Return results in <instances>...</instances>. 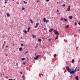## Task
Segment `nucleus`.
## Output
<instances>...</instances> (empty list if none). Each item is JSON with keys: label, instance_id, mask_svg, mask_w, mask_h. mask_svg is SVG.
Listing matches in <instances>:
<instances>
[{"label": "nucleus", "instance_id": "nucleus-1", "mask_svg": "<svg viewBox=\"0 0 80 80\" xmlns=\"http://www.w3.org/2000/svg\"><path fill=\"white\" fill-rule=\"evenodd\" d=\"M66 69L67 70V71L69 72H70V70H71V69H70V68H69V67H68L67 66L66 67Z\"/></svg>", "mask_w": 80, "mask_h": 80}, {"label": "nucleus", "instance_id": "nucleus-2", "mask_svg": "<svg viewBox=\"0 0 80 80\" xmlns=\"http://www.w3.org/2000/svg\"><path fill=\"white\" fill-rule=\"evenodd\" d=\"M69 72L70 74H75V73L74 71H70Z\"/></svg>", "mask_w": 80, "mask_h": 80}, {"label": "nucleus", "instance_id": "nucleus-3", "mask_svg": "<svg viewBox=\"0 0 80 80\" xmlns=\"http://www.w3.org/2000/svg\"><path fill=\"white\" fill-rule=\"evenodd\" d=\"M40 55H38L36 56V58H34V59H35V60H37L38 59V58L40 57Z\"/></svg>", "mask_w": 80, "mask_h": 80}, {"label": "nucleus", "instance_id": "nucleus-4", "mask_svg": "<svg viewBox=\"0 0 80 80\" xmlns=\"http://www.w3.org/2000/svg\"><path fill=\"white\" fill-rule=\"evenodd\" d=\"M55 35H59V32H58L57 31L55 32Z\"/></svg>", "mask_w": 80, "mask_h": 80}, {"label": "nucleus", "instance_id": "nucleus-5", "mask_svg": "<svg viewBox=\"0 0 80 80\" xmlns=\"http://www.w3.org/2000/svg\"><path fill=\"white\" fill-rule=\"evenodd\" d=\"M39 24V23H38V22L36 23V25L35 27L34 28H37V27H38V26Z\"/></svg>", "mask_w": 80, "mask_h": 80}, {"label": "nucleus", "instance_id": "nucleus-6", "mask_svg": "<svg viewBox=\"0 0 80 80\" xmlns=\"http://www.w3.org/2000/svg\"><path fill=\"white\" fill-rule=\"evenodd\" d=\"M70 6H69L67 9V10L68 11H70Z\"/></svg>", "mask_w": 80, "mask_h": 80}, {"label": "nucleus", "instance_id": "nucleus-7", "mask_svg": "<svg viewBox=\"0 0 80 80\" xmlns=\"http://www.w3.org/2000/svg\"><path fill=\"white\" fill-rule=\"evenodd\" d=\"M6 15L8 17H9L10 16V14L8 13H6Z\"/></svg>", "mask_w": 80, "mask_h": 80}, {"label": "nucleus", "instance_id": "nucleus-8", "mask_svg": "<svg viewBox=\"0 0 80 80\" xmlns=\"http://www.w3.org/2000/svg\"><path fill=\"white\" fill-rule=\"evenodd\" d=\"M75 78L76 80H78V76H76Z\"/></svg>", "mask_w": 80, "mask_h": 80}, {"label": "nucleus", "instance_id": "nucleus-9", "mask_svg": "<svg viewBox=\"0 0 80 80\" xmlns=\"http://www.w3.org/2000/svg\"><path fill=\"white\" fill-rule=\"evenodd\" d=\"M23 50V48H20L19 49V51H22Z\"/></svg>", "mask_w": 80, "mask_h": 80}, {"label": "nucleus", "instance_id": "nucleus-10", "mask_svg": "<svg viewBox=\"0 0 80 80\" xmlns=\"http://www.w3.org/2000/svg\"><path fill=\"white\" fill-rule=\"evenodd\" d=\"M32 35L33 36V38H36V36L34 35L33 34H32Z\"/></svg>", "mask_w": 80, "mask_h": 80}, {"label": "nucleus", "instance_id": "nucleus-11", "mask_svg": "<svg viewBox=\"0 0 80 80\" xmlns=\"http://www.w3.org/2000/svg\"><path fill=\"white\" fill-rule=\"evenodd\" d=\"M74 62H75V60L74 59H72V63H74Z\"/></svg>", "mask_w": 80, "mask_h": 80}, {"label": "nucleus", "instance_id": "nucleus-12", "mask_svg": "<svg viewBox=\"0 0 80 80\" xmlns=\"http://www.w3.org/2000/svg\"><path fill=\"white\" fill-rule=\"evenodd\" d=\"M30 21L31 23H33V21H32V20H30Z\"/></svg>", "mask_w": 80, "mask_h": 80}, {"label": "nucleus", "instance_id": "nucleus-13", "mask_svg": "<svg viewBox=\"0 0 80 80\" xmlns=\"http://www.w3.org/2000/svg\"><path fill=\"white\" fill-rule=\"evenodd\" d=\"M69 18H70V19H72V18H73V17H72V16H70L69 17Z\"/></svg>", "mask_w": 80, "mask_h": 80}, {"label": "nucleus", "instance_id": "nucleus-14", "mask_svg": "<svg viewBox=\"0 0 80 80\" xmlns=\"http://www.w3.org/2000/svg\"><path fill=\"white\" fill-rule=\"evenodd\" d=\"M23 32L24 33H27V31H26L25 30H23Z\"/></svg>", "mask_w": 80, "mask_h": 80}, {"label": "nucleus", "instance_id": "nucleus-15", "mask_svg": "<svg viewBox=\"0 0 80 80\" xmlns=\"http://www.w3.org/2000/svg\"><path fill=\"white\" fill-rule=\"evenodd\" d=\"M46 23H47V22H49V20H47L45 21Z\"/></svg>", "mask_w": 80, "mask_h": 80}, {"label": "nucleus", "instance_id": "nucleus-16", "mask_svg": "<svg viewBox=\"0 0 80 80\" xmlns=\"http://www.w3.org/2000/svg\"><path fill=\"white\" fill-rule=\"evenodd\" d=\"M58 35H57V36L56 37V38H55V40H57V39H58Z\"/></svg>", "mask_w": 80, "mask_h": 80}, {"label": "nucleus", "instance_id": "nucleus-17", "mask_svg": "<svg viewBox=\"0 0 80 80\" xmlns=\"http://www.w3.org/2000/svg\"><path fill=\"white\" fill-rule=\"evenodd\" d=\"M38 41L39 42H42V39H38Z\"/></svg>", "mask_w": 80, "mask_h": 80}, {"label": "nucleus", "instance_id": "nucleus-18", "mask_svg": "<svg viewBox=\"0 0 80 80\" xmlns=\"http://www.w3.org/2000/svg\"><path fill=\"white\" fill-rule=\"evenodd\" d=\"M43 21L44 22H46V18H44L43 19Z\"/></svg>", "mask_w": 80, "mask_h": 80}, {"label": "nucleus", "instance_id": "nucleus-19", "mask_svg": "<svg viewBox=\"0 0 80 80\" xmlns=\"http://www.w3.org/2000/svg\"><path fill=\"white\" fill-rule=\"evenodd\" d=\"M69 27V25H67L65 27V28H68Z\"/></svg>", "mask_w": 80, "mask_h": 80}, {"label": "nucleus", "instance_id": "nucleus-20", "mask_svg": "<svg viewBox=\"0 0 80 80\" xmlns=\"http://www.w3.org/2000/svg\"><path fill=\"white\" fill-rule=\"evenodd\" d=\"M53 57H57V54H55L53 55Z\"/></svg>", "mask_w": 80, "mask_h": 80}, {"label": "nucleus", "instance_id": "nucleus-21", "mask_svg": "<svg viewBox=\"0 0 80 80\" xmlns=\"http://www.w3.org/2000/svg\"><path fill=\"white\" fill-rule=\"evenodd\" d=\"M64 20L65 21H66V22H67V21L68 20V19H64Z\"/></svg>", "mask_w": 80, "mask_h": 80}, {"label": "nucleus", "instance_id": "nucleus-22", "mask_svg": "<svg viewBox=\"0 0 80 80\" xmlns=\"http://www.w3.org/2000/svg\"><path fill=\"white\" fill-rule=\"evenodd\" d=\"M25 58H21V60H25Z\"/></svg>", "mask_w": 80, "mask_h": 80}, {"label": "nucleus", "instance_id": "nucleus-23", "mask_svg": "<svg viewBox=\"0 0 80 80\" xmlns=\"http://www.w3.org/2000/svg\"><path fill=\"white\" fill-rule=\"evenodd\" d=\"M22 10H25V8L23 7L22 8Z\"/></svg>", "mask_w": 80, "mask_h": 80}, {"label": "nucleus", "instance_id": "nucleus-24", "mask_svg": "<svg viewBox=\"0 0 80 80\" xmlns=\"http://www.w3.org/2000/svg\"><path fill=\"white\" fill-rule=\"evenodd\" d=\"M16 65H17V66H18V63H16Z\"/></svg>", "mask_w": 80, "mask_h": 80}, {"label": "nucleus", "instance_id": "nucleus-25", "mask_svg": "<svg viewBox=\"0 0 80 80\" xmlns=\"http://www.w3.org/2000/svg\"><path fill=\"white\" fill-rule=\"evenodd\" d=\"M77 25V22H75L74 23V25Z\"/></svg>", "mask_w": 80, "mask_h": 80}, {"label": "nucleus", "instance_id": "nucleus-26", "mask_svg": "<svg viewBox=\"0 0 80 80\" xmlns=\"http://www.w3.org/2000/svg\"><path fill=\"white\" fill-rule=\"evenodd\" d=\"M77 70V69H75L73 71L75 72H75H76V71Z\"/></svg>", "mask_w": 80, "mask_h": 80}, {"label": "nucleus", "instance_id": "nucleus-27", "mask_svg": "<svg viewBox=\"0 0 80 80\" xmlns=\"http://www.w3.org/2000/svg\"><path fill=\"white\" fill-rule=\"evenodd\" d=\"M62 6H63V7H65V4L62 5Z\"/></svg>", "mask_w": 80, "mask_h": 80}, {"label": "nucleus", "instance_id": "nucleus-28", "mask_svg": "<svg viewBox=\"0 0 80 80\" xmlns=\"http://www.w3.org/2000/svg\"><path fill=\"white\" fill-rule=\"evenodd\" d=\"M61 20H63V18H61Z\"/></svg>", "mask_w": 80, "mask_h": 80}, {"label": "nucleus", "instance_id": "nucleus-29", "mask_svg": "<svg viewBox=\"0 0 80 80\" xmlns=\"http://www.w3.org/2000/svg\"><path fill=\"white\" fill-rule=\"evenodd\" d=\"M27 58V60H29V59L28 58Z\"/></svg>", "mask_w": 80, "mask_h": 80}, {"label": "nucleus", "instance_id": "nucleus-30", "mask_svg": "<svg viewBox=\"0 0 80 80\" xmlns=\"http://www.w3.org/2000/svg\"><path fill=\"white\" fill-rule=\"evenodd\" d=\"M50 30L52 31H53V29H51Z\"/></svg>", "mask_w": 80, "mask_h": 80}, {"label": "nucleus", "instance_id": "nucleus-31", "mask_svg": "<svg viewBox=\"0 0 80 80\" xmlns=\"http://www.w3.org/2000/svg\"><path fill=\"white\" fill-rule=\"evenodd\" d=\"M28 30H30V27L28 28Z\"/></svg>", "mask_w": 80, "mask_h": 80}, {"label": "nucleus", "instance_id": "nucleus-32", "mask_svg": "<svg viewBox=\"0 0 80 80\" xmlns=\"http://www.w3.org/2000/svg\"><path fill=\"white\" fill-rule=\"evenodd\" d=\"M21 46H24V45L23 44H21Z\"/></svg>", "mask_w": 80, "mask_h": 80}, {"label": "nucleus", "instance_id": "nucleus-33", "mask_svg": "<svg viewBox=\"0 0 80 80\" xmlns=\"http://www.w3.org/2000/svg\"><path fill=\"white\" fill-rule=\"evenodd\" d=\"M22 78H25V76L23 75V76H22Z\"/></svg>", "mask_w": 80, "mask_h": 80}, {"label": "nucleus", "instance_id": "nucleus-34", "mask_svg": "<svg viewBox=\"0 0 80 80\" xmlns=\"http://www.w3.org/2000/svg\"><path fill=\"white\" fill-rule=\"evenodd\" d=\"M57 31V30H54L53 31L54 32H56Z\"/></svg>", "mask_w": 80, "mask_h": 80}, {"label": "nucleus", "instance_id": "nucleus-35", "mask_svg": "<svg viewBox=\"0 0 80 80\" xmlns=\"http://www.w3.org/2000/svg\"><path fill=\"white\" fill-rule=\"evenodd\" d=\"M26 63V62H23V65H25Z\"/></svg>", "mask_w": 80, "mask_h": 80}, {"label": "nucleus", "instance_id": "nucleus-36", "mask_svg": "<svg viewBox=\"0 0 80 80\" xmlns=\"http://www.w3.org/2000/svg\"><path fill=\"white\" fill-rule=\"evenodd\" d=\"M24 3H27V2H26L25 1H24Z\"/></svg>", "mask_w": 80, "mask_h": 80}, {"label": "nucleus", "instance_id": "nucleus-37", "mask_svg": "<svg viewBox=\"0 0 80 80\" xmlns=\"http://www.w3.org/2000/svg\"><path fill=\"white\" fill-rule=\"evenodd\" d=\"M34 55H35V56H36H36H37V53H35V54H34Z\"/></svg>", "mask_w": 80, "mask_h": 80}, {"label": "nucleus", "instance_id": "nucleus-38", "mask_svg": "<svg viewBox=\"0 0 80 80\" xmlns=\"http://www.w3.org/2000/svg\"><path fill=\"white\" fill-rule=\"evenodd\" d=\"M46 2H49V1H50V0H46Z\"/></svg>", "mask_w": 80, "mask_h": 80}, {"label": "nucleus", "instance_id": "nucleus-39", "mask_svg": "<svg viewBox=\"0 0 80 80\" xmlns=\"http://www.w3.org/2000/svg\"><path fill=\"white\" fill-rule=\"evenodd\" d=\"M20 73H21V74H22V72H20Z\"/></svg>", "mask_w": 80, "mask_h": 80}, {"label": "nucleus", "instance_id": "nucleus-40", "mask_svg": "<svg viewBox=\"0 0 80 80\" xmlns=\"http://www.w3.org/2000/svg\"><path fill=\"white\" fill-rule=\"evenodd\" d=\"M44 30H47V28H44Z\"/></svg>", "mask_w": 80, "mask_h": 80}, {"label": "nucleus", "instance_id": "nucleus-41", "mask_svg": "<svg viewBox=\"0 0 80 80\" xmlns=\"http://www.w3.org/2000/svg\"><path fill=\"white\" fill-rule=\"evenodd\" d=\"M28 53V51H27V52H26V54H27V53Z\"/></svg>", "mask_w": 80, "mask_h": 80}, {"label": "nucleus", "instance_id": "nucleus-42", "mask_svg": "<svg viewBox=\"0 0 80 80\" xmlns=\"http://www.w3.org/2000/svg\"><path fill=\"white\" fill-rule=\"evenodd\" d=\"M7 3V2L6 1H5L4 2V3L6 4V3Z\"/></svg>", "mask_w": 80, "mask_h": 80}, {"label": "nucleus", "instance_id": "nucleus-43", "mask_svg": "<svg viewBox=\"0 0 80 80\" xmlns=\"http://www.w3.org/2000/svg\"><path fill=\"white\" fill-rule=\"evenodd\" d=\"M49 32H52V31H51V30H49Z\"/></svg>", "mask_w": 80, "mask_h": 80}, {"label": "nucleus", "instance_id": "nucleus-44", "mask_svg": "<svg viewBox=\"0 0 80 80\" xmlns=\"http://www.w3.org/2000/svg\"><path fill=\"white\" fill-rule=\"evenodd\" d=\"M78 25H79L80 26V22L78 23Z\"/></svg>", "mask_w": 80, "mask_h": 80}, {"label": "nucleus", "instance_id": "nucleus-45", "mask_svg": "<svg viewBox=\"0 0 80 80\" xmlns=\"http://www.w3.org/2000/svg\"><path fill=\"white\" fill-rule=\"evenodd\" d=\"M5 47V48H7L8 47V46H7Z\"/></svg>", "mask_w": 80, "mask_h": 80}, {"label": "nucleus", "instance_id": "nucleus-46", "mask_svg": "<svg viewBox=\"0 0 80 80\" xmlns=\"http://www.w3.org/2000/svg\"><path fill=\"white\" fill-rule=\"evenodd\" d=\"M57 12H59V11L58 10H57Z\"/></svg>", "mask_w": 80, "mask_h": 80}, {"label": "nucleus", "instance_id": "nucleus-47", "mask_svg": "<svg viewBox=\"0 0 80 80\" xmlns=\"http://www.w3.org/2000/svg\"><path fill=\"white\" fill-rule=\"evenodd\" d=\"M4 48V47H2V49H3V48Z\"/></svg>", "mask_w": 80, "mask_h": 80}, {"label": "nucleus", "instance_id": "nucleus-48", "mask_svg": "<svg viewBox=\"0 0 80 80\" xmlns=\"http://www.w3.org/2000/svg\"><path fill=\"white\" fill-rule=\"evenodd\" d=\"M4 43H5H5H6V42L5 41H4Z\"/></svg>", "mask_w": 80, "mask_h": 80}, {"label": "nucleus", "instance_id": "nucleus-49", "mask_svg": "<svg viewBox=\"0 0 80 80\" xmlns=\"http://www.w3.org/2000/svg\"><path fill=\"white\" fill-rule=\"evenodd\" d=\"M38 2H39V1H38L37 2V3H38Z\"/></svg>", "mask_w": 80, "mask_h": 80}, {"label": "nucleus", "instance_id": "nucleus-50", "mask_svg": "<svg viewBox=\"0 0 80 80\" xmlns=\"http://www.w3.org/2000/svg\"><path fill=\"white\" fill-rule=\"evenodd\" d=\"M5 55H6V56H7V57H8V55H7V54H5Z\"/></svg>", "mask_w": 80, "mask_h": 80}, {"label": "nucleus", "instance_id": "nucleus-51", "mask_svg": "<svg viewBox=\"0 0 80 80\" xmlns=\"http://www.w3.org/2000/svg\"><path fill=\"white\" fill-rule=\"evenodd\" d=\"M42 39H45V38H42Z\"/></svg>", "mask_w": 80, "mask_h": 80}, {"label": "nucleus", "instance_id": "nucleus-52", "mask_svg": "<svg viewBox=\"0 0 80 80\" xmlns=\"http://www.w3.org/2000/svg\"><path fill=\"white\" fill-rule=\"evenodd\" d=\"M5 44H3V46H5Z\"/></svg>", "mask_w": 80, "mask_h": 80}, {"label": "nucleus", "instance_id": "nucleus-53", "mask_svg": "<svg viewBox=\"0 0 80 80\" xmlns=\"http://www.w3.org/2000/svg\"><path fill=\"white\" fill-rule=\"evenodd\" d=\"M70 77H71V78H72V76H70Z\"/></svg>", "mask_w": 80, "mask_h": 80}, {"label": "nucleus", "instance_id": "nucleus-54", "mask_svg": "<svg viewBox=\"0 0 80 80\" xmlns=\"http://www.w3.org/2000/svg\"><path fill=\"white\" fill-rule=\"evenodd\" d=\"M27 32H29V30H28V31H27Z\"/></svg>", "mask_w": 80, "mask_h": 80}, {"label": "nucleus", "instance_id": "nucleus-55", "mask_svg": "<svg viewBox=\"0 0 80 80\" xmlns=\"http://www.w3.org/2000/svg\"><path fill=\"white\" fill-rule=\"evenodd\" d=\"M21 39H23V38H22V37H21Z\"/></svg>", "mask_w": 80, "mask_h": 80}, {"label": "nucleus", "instance_id": "nucleus-56", "mask_svg": "<svg viewBox=\"0 0 80 80\" xmlns=\"http://www.w3.org/2000/svg\"><path fill=\"white\" fill-rule=\"evenodd\" d=\"M78 71H79V69H78Z\"/></svg>", "mask_w": 80, "mask_h": 80}, {"label": "nucleus", "instance_id": "nucleus-57", "mask_svg": "<svg viewBox=\"0 0 80 80\" xmlns=\"http://www.w3.org/2000/svg\"><path fill=\"white\" fill-rule=\"evenodd\" d=\"M5 0V1H6V2H7V1H8V0Z\"/></svg>", "mask_w": 80, "mask_h": 80}, {"label": "nucleus", "instance_id": "nucleus-58", "mask_svg": "<svg viewBox=\"0 0 80 80\" xmlns=\"http://www.w3.org/2000/svg\"><path fill=\"white\" fill-rule=\"evenodd\" d=\"M49 40H50V41H51V39H49Z\"/></svg>", "mask_w": 80, "mask_h": 80}, {"label": "nucleus", "instance_id": "nucleus-59", "mask_svg": "<svg viewBox=\"0 0 80 80\" xmlns=\"http://www.w3.org/2000/svg\"><path fill=\"white\" fill-rule=\"evenodd\" d=\"M14 45H15V44H13V46H14Z\"/></svg>", "mask_w": 80, "mask_h": 80}, {"label": "nucleus", "instance_id": "nucleus-60", "mask_svg": "<svg viewBox=\"0 0 80 80\" xmlns=\"http://www.w3.org/2000/svg\"><path fill=\"white\" fill-rule=\"evenodd\" d=\"M3 7H5V6H4Z\"/></svg>", "mask_w": 80, "mask_h": 80}, {"label": "nucleus", "instance_id": "nucleus-61", "mask_svg": "<svg viewBox=\"0 0 80 80\" xmlns=\"http://www.w3.org/2000/svg\"><path fill=\"white\" fill-rule=\"evenodd\" d=\"M57 4L58 3V2H57Z\"/></svg>", "mask_w": 80, "mask_h": 80}, {"label": "nucleus", "instance_id": "nucleus-62", "mask_svg": "<svg viewBox=\"0 0 80 80\" xmlns=\"http://www.w3.org/2000/svg\"><path fill=\"white\" fill-rule=\"evenodd\" d=\"M79 32H80V29L79 30Z\"/></svg>", "mask_w": 80, "mask_h": 80}, {"label": "nucleus", "instance_id": "nucleus-63", "mask_svg": "<svg viewBox=\"0 0 80 80\" xmlns=\"http://www.w3.org/2000/svg\"><path fill=\"white\" fill-rule=\"evenodd\" d=\"M66 12H67V10H66Z\"/></svg>", "mask_w": 80, "mask_h": 80}, {"label": "nucleus", "instance_id": "nucleus-64", "mask_svg": "<svg viewBox=\"0 0 80 80\" xmlns=\"http://www.w3.org/2000/svg\"><path fill=\"white\" fill-rule=\"evenodd\" d=\"M13 80H15V79H14Z\"/></svg>", "mask_w": 80, "mask_h": 80}]
</instances>
